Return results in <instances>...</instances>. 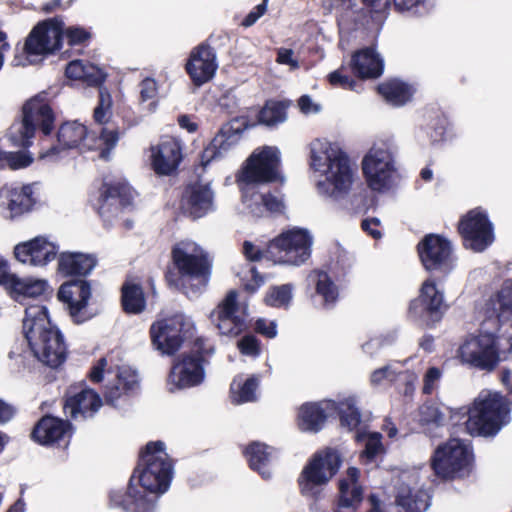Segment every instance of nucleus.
Here are the masks:
<instances>
[{"mask_svg": "<svg viewBox=\"0 0 512 512\" xmlns=\"http://www.w3.org/2000/svg\"><path fill=\"white\" fill-rule=\"evenodd\" d=\"M328 80L333 86H340L344 89L354 90L356 82L342 74L341 70L334 71L328 75Z\"/></svg>", "mask_w": 512, "mask_h": 512, "instance_id": "57", "label": "nucleus"}, {"mask_svg": "<svg viewBox=\"0 0 512 512\" xmlns=\"http://www.w3.org/2000/svg\"><path fill=\"white\" fill-rule=\"evenodd\" d=\"M326 419L322 403H305L298 410L297 423L300 430L318 432Z\"/></svg>", "mask_w": 512, "mask_h": 512, "instance_id": "39", "label": "nucleus"}, {"mask_svg": "<svg viewBox=\"0 0 512 512\" xmlns=\"http://www.w3.org/2000/svg\"><path fill=\"white\" fill-rule=\"evenodd\" d=\"M396 505L403 512H425L429 507V495L414 478L403 481L396 491Z\"/></svg>", "mask_w": 512, "mask_h": 512, "instance_id": "29", "label": "nucleus"}, {"mask_svg": "<svg viewBox=\"0 0 512 512\" xmlns=\"http://www.w3.org/2000/svg\"><path fill=\"white\" fill-rule=\"evenodd\" d=\"M65 37L70 45H76L85 41L89 34L82 28L70 27L65 31Z\"/></svg>", "mask_w": 512, "mask_h": 512, "instance_id": "61", "label": "nucleus"}, {"mask_svg": "<svg viewBox=\"0 0 512 512\" xmlns=\"http://www.w3.org/2000/svg\"><path fill=\"white\" fill-rule=\"evenodd\" d=\"M267 11L265 3L257 5L243 20L242 25L245 27L252 26Z\"/></svg>", "mask_w": 512, "mask_h": 512, "instance_id": "64", "label": "nucleus"}, {"mask_svg": "<svg viewBox=\"0 0 512 512\" xmlns=\"http://www.w3.org/2000/svg\"><path fill=\"white\" fill-rule=\"evenodd\" d=\"M260 383V378L252 375L246 379L242 376L236 377L231 383V400L235 404H241L256 400V391Z\"/></svg>", "mask_w": 512, "mask_h": 512, "instance_id": "41", "label": "nucleus"}, {"mask_svg": "<svg viewBox=\"0 0 512 512\" xmlns=\"http://www.w3.org/2000/svg\"><path fill=\"white\" fill-rule=\"evenodd\" d=\"M63 28L64 23L58 18L49 19L37 25L25 42L26 57L22 58L16 55L12 60V65L25 66L31 64L33 60L29 59L30 56L45 55L59 49L64 33Z\"/></svg>", "mask_w": 512, "mask_h": 512, "instance_id": "12", "label": "nucleus"}, {"mask_svg": "<svg viewBox=\"0 0 512 512\" xmlns=\"http://www.w3.org/2000/svg\"><path fill=\"white\" fill-rule=\"evenodd\" d=\"M482 311L486 318L503 323L512 321V281H505L499 290L484 303Z\"/></svg>", "mask_w": 512, "mask_h": 512, "instance_id": "30", "label": "nucleus"}, {"mask_svg": "<svg viewBox=\"0 0 512 512\" xmlns=\"http://www.w3.org/2000/svg\"><path fill=\"white\" fill-rule=\"evenodd\" d=\"M287 104L279 101H268L259 113V121L266 126H275L287 119Z\"/></svg>", "mask_w": 512, "mask_h": 512, "instance_id": "45", "label": "nucleus"}, {"mask_svg": "<svg viewBox=\"0 0 512 512\" xmlns=\"http://www.w3.org/2000/svg\"><path fill=\"white\" fill-rule=\"evenodd\" d=\"M359 475V469H347L345 477L339 481V499L334 512H355L358 509L363 496Z\"/></svg>", "mask_w": 512, "mask_h": 512, "instance_id": "28", "label": "nucleus"}, {"mask_svg": "<svg viewBox=\"0 0 512 512\" xmlns=\"http://www.w3.org/2000/svg\"><path fill=\"white\" fill-rule=\"evenodd\" d=\"M214 193L208 183L189 186L183 197V209L194 218H200L213 209Z\"/></svg>", "mask_w": 512, "mask_h": 512, "instance_id": "31", "label": "nucleus"}, {"mask_svg": "<svg viewBox=\"0 0 512 512\" xmlns=\"http://www.w3.org/2000/svg\"><path fill=\"white\" fill-rule=\"evenodd\" d=\"M102 405L100 396L90 388H83L78 392H70L65 402V410L76 418L92 416Z\"/></svg>", "mask_w": 512, "mask_h": 512, "instance_id": "32", "label": "nucleus"}, {"mask_svg": "<svg viewBox=\"0 0 512 512\" xmlns=\"http://www.w3.org/2000/svg\"><path fill=\"white\" fill-rule=\"evenodd\" d=\"M471 460L469 446L460 439L452 438L436 449L432 467L438 476L454 478L468 471Z\"/></svg>", "mask_w": 512, "mask_h": 512, "instance_id": "15", "label": "nucleus"}, {"mask_svg": "<svg viewBox=\"0 0 512 512\" xmlns=\"http://www.w3.org/2000/svg\"><path fill=\"white\" fill-rule=\"evenodd\" d=\"M358 442L365 444L363 456L367 459L374 458L377 454L383 452V445L381 443V434L378 432L358 431L355 435Z\"/></svg>", "mask_w": 512, "mask_h": 512, "instance_id": "50", "label": "nucleus"}, {"mask_svg": "<svg viewBox=\"0 0 512 512\" xmlns=\"http://www.w3.org/2000/svg\"><path fill=\"white\" fill-rule=\"evenodd\" d=\"M378 91L388 103L394 106L405 104L413 94L411 86L397 79L379 85Z\"/></svg>", "mask_w": 512, "mask_h": 512, "instance_id": "43", "label": "nucleus"}, {"mask_svg": "<svg viewBox=\"0 0 512 512\" xmlns=\"http://www.w3.org/2000/svg\"><path fill=\"white\" fill-rule=\"evenodd\" d=\"M255 329L267 338H274L277 335V324L275 321L260 318L256 321Z\"/></svg>", "mask_w": 512, "mask_h": 512, "instance_id": "58", "label": "nucleus"}, {"mask_svg": "<svg viewBox=\"0 0 512 512\" xmlns=\"http://www.w3.org/2000/svg\"><path fill=\"white\" fill-rule=\"evenodd\" d=\"M70 432V425L58 418L43 417L32 432V437L40 444L47 445L54 443Z\"/></svg>", "mask_w": 512, "mask_h": 512, "instance_id": "33", "label": "nucleus"}, {"mask_svg": "<svg viewBox=\"0 0 512 512\" xmlns=\"http://www.w3.org/2000/svg\"><path fill=\"white\" fill-rule=\"evenodd\" d=\"M172 260L183 291L189 297H197L205 289L210 277L211 263L207 253L196 242L182 240L174 245Z\"/></svg>", "mask_w": 512, "mask_h": 512, "instance_id": "5", "label": "nucleus"}, {"mask_svg": "<svg viewBox=\"0 0 512 512\" xmlns=\"http://www.w3.org/2000/svg\"><path fill=\"white\" fill-rule=\"evenodd\" d=\"M55 121L54 113L44 95H37L23 107V119L14 123L9 131L10 139L19 146H29L38 128L49 134Z\"/></svg>", "mask_w": 512, "mask_h": 512, "instance_id": "8", "label": "nucleus"}, {"mask_svg": "<svg viewBox=\"0 0 512 512\" xmlns=\"http://www.w3.org/2000/svg\"><path fill=\"white\" fill-rule=\"evenodd\" d=\"M311 246L310 233L294 228L274 238L268 245V253L277 263L298 266L309 259Z\"/></svg>", "mask_w": 512, "mask_h": 512, "instance_id": "11", "label": "nucleus"}, {"mask_svg": "<svg viewBox=\"0 0 512 512\" xmlns=\"http://www.w3.org/2000/svg\"><path fill=\"white\" fill-rule=\"evenodd\" d=\"M0 159L14 170L25 168L32 163V157L25 152H0Z\"/></svg>", "mask_w": 512, "mask_h": 512, "instance_id": "52", "label": "nucleus"}, {"mask_svg": "<svg viewBox=\"0 0 512 512\" xmlns=\"http://www.w3.org/2000/svg\"><path fill=\"white\" fill-rule=\"evenodd\" d=\"M246 290L250 292L256 291L263 283V278L256 272L254 266L249 265L247 270L238 273Z\"/></svg>", "mask_w": 512, "mask_h": 512, "instance_id": "54", "label": "nucleus"}, {"mask_svg": "<svg viewBox=\"0 0 512 512\" xmlns=\"http://www.w3.org/2000/svg\"><path fill=\"white\" fill-rule=\"evenodd\" d=\"M22 331L33 355L50 367L61 365L66 356L63 337L54 326L43 305H29L25 309Z\"/></svg>", "mask_w": 512, "mask_h": 512, "instance_id": "3", "label": "nucleus"}, {"mask_svg": "<svg viewBox=\"0 0 512 512\" xmlns=\"http://www.w3.org/2000/svg\"><path fill=\"white\" fill-rule=\"evenodd\" d=\"M119 140V133L111 127H101L98 132L89 133L87 127L78 121L63 123L57 133V146L51 147L41 158L57 156L60 151L78 149L81 152L97 150L100 157L108 159Z\"/></svg>", "mask_w": 512, "mask_h": 512, "instance_id": "4", "label": "nucleus"}, {"mask_svg": "<svg viewBox=\"0 0 512 512\" xmlns=\"http://www.w3.org/2000/svg\"><path fill=\"white\" fill-rule=\"evenodd\" d=\"M446 414L441 407L436 403L424 404L420 409V421L423 425L430 427L439 428L445 423Z\"/></svg>", "mask_w": 512, "mask_h": 512, "instance_id": "48", "label": "nucleus"}, {"mask_svg": "<svg viewBox=\"0 0 512 512\" xmlns=\"http://www.w3.org/2000/svg\"><path fill=\"white\" fill-rule=\"evenodd\" d=\"M157 84L152 78H145L139 85V93L141 102L151 101L149 110L155 109V98L157 96Z\"/></svg>", "mask_w": 512, "mask_h": 512, "instance_id": "53", "label": "nucleus"}, {"mask_svg": "<svg viewBox=\"0 0 512 512\" xmlns=\"http://www.w3.org/2000/svg\"><path fill=\"white\" fill-rule=\"evenodd\" d=\"M238 138L230 128L222 129L204 149L201 156L202 165L206 166L212 160L226 156L236 146Z\"/></svg>", "mask_w": 512, "mask_h": 512, "instance_id": "34", "label": "nucleus"}, {"mask_svg": "<svg viewBox=\"0 0 512 512\" xmlns=\"http://www.w3.org/2000/svg\"><path fill=\"white\" fill-rule=\"evenodd\" d=\"M66 75L70 79L82 80L88 85H99L105 79V74L99 67L84 64L81 60L71 61L66 67Z\"/></svg>", "mask_w": 512, "mask_h": 512, "instance_id": "40", "label": "nucleus"}, {"mask_svg": "<svg viewBox=\"0 0 512 512\" xmlns=\"http://www.w3.org/2000/svg\"><path fill=\"white\" fill-rule=\"evenodd\" d=\"M132 200L133 190L127 183L106 178L99 189V213L103 217L117 213L120 207L130 205Z\"/></svg>", "mask_w": 512, "mask_h": 512, "instance_id": "24", "label": "nucleus"}, {"mask_svg": "<svg viewBox=\"0 0 512 512\" xmlns=\"http://www.w3.org/2000/svg\"><path fill=\"white\" fill-rule=\"evenodd\" d=\"M122 305L125 312L130 314H138L144 310L146 302L140 285L132 282L123 285Z\"/></svg>", "mask_w": 512, "mask_h": 512, "instance_id": "44", "label": "nucleus"}, {"mask_svg": "<svg viewBox=\"0 0 512 512\" xmlns=\"http://www.w3.org/2000/svg\"><path fill=\"white\" fill-rule=\"evenodd\" d=\"M458 357L464 364L492 371L500 361L499 345L492 333L469 336L460 345Z\"/></svg>", "mask_w": 512, "mask_h": 512, "instance_id": "14", "label": "nucleus"}, {"mask_svg": "<svg viewBox=\"0 0 512 512\" xmlns=\"http://www.w3.org/2000/svg\"><path fill=\"white\" fill-rule=\"evenodd\" d=\"M112 98L111 95L104 89H100L99 102L94 109V121L104 127L114 128L117 132V128L110 124L112 117Z\"/></svg>", "mask_w": 512, "mask_h": 512, "instance_id": "47", "label": "nucleus"}, {"mask_svg": "<svg viewBox=\"0 0 512 512\" xmlns=\"http://www.w3.org/2000/svg\"><path fill=\"white\" fill-rule=\"evenodd\" d=\"M446 310L444 292L431 279L422 283L418 298L409 305V315L426 326L438 322Z\"/></svg>", "mask_w": 512, "mask_h": 512, "instance_id": "17", "label": "nucleus"}, {"mask_svg": "<svg viewBox=\"0 0 512 512\" xmlns=\"http://www.w3.org/2000/svg\"><path fill=\"white\" fill-rule=\"evenodd\" d=\"M292 299V287L289 284L271 288L266 297L265 303L272 307H285Z\"/></svg>", "mask_w": 512, "mask_h": 512, "instance_id": "51", "label": "nucleus"}, {"mask_svg": "<svg viewBox=\"0 0 512 512\" xmlns=\"http://www.w3.org/2000/svg\"><path fill=\"white\" fill-rule=\"evenodd\" d=\"M441 372L438 368H430L424 377L423 392L426 394L432 393L435 388L436 382L440 379Z\"/></svg>", "mask_w": 512, "mask_h": 512, "instance_id": "62", "label": "nucleus"}, {"mask_svg": "<svg viewBox=\"0 0 512 512\" xmlns=\"http://www.w3.org/2000/svg\"><path fill=\"white\" fill-rule=\"evenodd\" d=\"M396 148L390 142L375 143L365 154L361 166L368 187L377 192L390 189L396 167Z\"/></svg>", "mask_w": 512, "mask_h": 512, "instance_id": "7", "label": "nucleus"}, {"mask_svg": "<svg viewBox=\"0 0 512 512\" xmlns=\"http://www.w3.org/2000/svg\"><path fill=\"white\" fill-rule=\"evenodd\" d=\"M171 473L172 465L164 450V443L150 442L141 454L127 491H113L110 501L125 512H152L155 495L168 489Z\"/></svg>", "mask_w": 512, "mask_h": 512, "instance_id": "1", "label": "nucleus"}, {"mask_svg": "<svg viewBox=\"0 0 512 512\" xmlns=\"http://www.w3.org/2000/svg\"><path fill=\"white\" fill-rule=\"evenodd\" d=\"M240 352L249 357H257L260 354V344L256 337L246 335L238 341Z\"/></svg>", "mask_w": 512, "mask_h": 512, "instance_id": "55", "label": "nucleus"}, {"mask_svg": "<svg viewBox=\"0 0 512 512\" xmlns=\"http://www.w3.org/2000/svg\"><path fill=\"white\" fill-rule=\"evenodd\" d=\"M418 253L428 271L448 273L454 268L451 243L440 235L425 236L418 244Z\"/></svg>", "mask_w": 512, "mask_h": 512, "instance_id": "20", "label": "nucleus"}, {"mask_svg": "<svg viewBox=\"0 0 512 512\" xmlns=\"http://www.w3.org/2000/svg\"><path fill=\"white\" fill-rule=\"evenodd\" d=\"M96 263V258L91 254L63 252L58 259V268L65 275H86Z\"/></svg>", "mask_w": 512, "mask_h": 512, "instance_id": "36", "label": "nucleus"}, {"mask_svg": "<svg viewBox=\"0 0 512 512\" xmlns=\"http://www.w3.org/2000/svg\"><path fill=\"white\" fill-rule=\"evenodd\" d=\"M246 455L253 470H256L264 479L271 477L269 468L272 459L271 448L262 443H253L247 448Z\"/></svg>", "mask_w": 512, "mask_h": 512, "instance_id": "42", "label": "nucleus"}, {"mask_svg": "<svg viewBox=\"0 0 512 512\" xmlns=\"http://www.w3.org/2000/svg\"><path fill=\"white\" fill-rule=\"evenodd\" d=\"M205 372L202 357L185 355L177 361L168 376L167 386L169 391L190 388L203 382Z\"/></svg>", "mask_w": 512, "mask_h": 512, "instance_id": "22", "label": "nucleus"}, {"mask_svg": "<svg viewBox=\"0 0 512 512\" xmlns=\"http://www.w3.org/2000/svg\"><path fill=\"white\" fill-rule=\"evenodd\" d=\"M216 55L213 49L201 44L194 48L186 64V70L194 84L200 86L210 81L217 70Z\"/></svg>", "mask_w": 512, "mask_h": 512, "instance_id": "26", "label": "nucleus"}, {"mask_svg": "<svg viewBox=\"0 0 512 512\" xmlns=\"http://www.w3.org/2000/svg\"><path fill=\"white\" fill-rule=\"evenodd\" d=\"M423 4V0H394L396 10L401 13L417 14Z\"/></svg>", "mask_w": 512, "mask_h": 512, "instance_id": "59", "label": "nucleus"}, {"mask_svg": "<svg viewBox=\"0 0 512 512\" xmlns=\"http://www.w3.org/2000/svg\"><path fill=\"white\" fill-rule=\"evenodd\" d=\"M36 198L32 184L5 186L0 190V207L6 210L5 217L14 218L29 212Z\"/></svg>", "mask_w": 512, "mask_h": 512, "instance_id": "25", "label": "nucleus"}, {"mask_svg": "<svg viewBox=\"0 0 512 512\" xmlns=\"http://www.w3.org/2000/svg\"><path fill=\"white\" fill-rule=\"evenodd\" d=\"M298 107L304 115H315L321 112L322 106L310 96L303 95L298 100Z\"/></svg>", "mask_w": 512, "mask_h": 512, "instance_id": "56", "label": "nucleus"}, {"mask_svg": "<svg viewBox=\"0 0 512 512\" xmlns=\"http://www.w3.org/2000/svg\"><path fill=\"white\" fill-rule=\"evenodd\" d=\"M58 246L43 236L17 244L14 247L15 258L29 266L44 267L57 255Z\"/></svg>", "mask_w": 512, "mask_h": 512, "instance_id": "23", "label": "nucleus"}, {"mask_svg": "<svg viewBox=\"0 0 512 512\" xmlns=\"http://www.w3.org/2000/svg\"><path fill=\"white\" fill-rule=\"evenodd\" d=\"M291 49L280 48L277 52V62L279 64L289 65L291 69L299 67L298 61L293 57Z\"/></svg>", "mask_w": 512, "mask_h": 512, "instance_id": "63", "label": "nucleus"}, {"mask_svg": "<svg viewBox=\"0 0 512 512\" xmlns=\"http://www.w3.org/2000/svg\"><path fill=\"white\" fill-rule=\"evenodd\" d=\"M353 72L360 78H376L382 74V59L372 49L356 52L351 60Z\"/></svg>", "mask_w": 512, "mask_h": 512, "instance_id": "35", "label": "nucleus"}, {"mask_svg": "<svg viewBox=\"0 0 512 512\" xmlns=\"http://www.w3.org/2000/svg\"><path fill=\"white\" fill-rule=\"evenodd\" d=\"M316 291L325 306H331L338 298V289L325 272H316Z\"/></svg>", "mask_w": 512, "mask_h": 512, "instance_id": "46", "label": "nucleus"}, {"mask_svg": "<svg viewBox=\"0 0 512 512\" xmlns=\"http://www.w3.org/2000/svg\"><path fill=\"white\" fill-rule=\"evenodd\" d=\"M195 326L190 317L177 313L155 321L150 327L153 347L163 355H174L183 342L194 335Z\"/></svg>", "mask_w": 512, "mask_h": 512, "instance_id": "10", "label": "nucleus"}, {"mask_svg": "<svg viewBox=\"0 0 512 512\" xmlns=\"http://www.w3.org/2000/svg\"><path fill=\"white\" fill-rule=\"evenodd\" d=\"M181 160V148L173 138L166 137L151 148V165L159 175H169Z\"/></svg>", "mask_w": 512, "mask_h": 512, "instance_id": "27", "label": "nucleus"}, {"mask_svg": "<svg viewBox=\"0 0 512 512\" xmlns=\"http://www.w3.org/2000/svg\"><path fill=\"white\" fill-rule=\"evenodd\" d=\"M510 402L498 392L482 391L468 409L467 432L494 436L510 422Z\"/></svg>", "mask_w": 512, "mask_h": 512, "instance_id": "6", "label": "nucleus"}, {"mask_svg": "<svg viewBox=\"0 0 512 512\" xmlns=\"http://www.w3.org/2000/svg\"><path fill=\"white\" fill-rule=\"evenodd\" d=\"M355 404V398L349 397L342 401L339 406L341 423L349 430L357 428L361 422V414Z\"/></svg>", "mask_w": 512, "mask_h": 512, "instance_id": "49", "label": "nucleus"}, {"mask_svg": "<svg viewBox=\"0 0 512 512\" xmlns=\"http://www.w3.org/2000/svg\"><path fill=\"white\" fill-rule=\"evenodd\" d=\"M9 287L15 300L23 302L28 298L40 297L47 291L49 285L43 279L20 278L13 275L10 278Z\"/></svg>", "mask_w": 512, "mask_h": 512, "instance_id": "38", "label": "nucleus"}, {"mask_svg": "<svg viewBox=\"0 0 512 512\" xmlns=\"http://www.w3.org/2000/svg\"><path fill=\"white\" fill-rule=\"evenodd\" d=\"M395 377V372L391 370L390 366L375 370L370 377V382L373 386H378L384 383L385 380L392 381Z\"/></svg>", "mask_w": 512, "mask_h": 512, "instance_id": "60", "label": "nucleus"}, {"mask_svg": "<svg viewBox=\"0 0 512 512\" xmlns=\"http://www.w3.org/2000/svg\"><path fill=\"white\" fill-rule=\"evenodd\" d=\"M280 178V152L273 146L255 149L240 175L246 184L274 182Z\"/></svg>", "mask_w": 512, "mask_h": 512, "instance_id": "16", "label": "nucleus"}, {"mask_svg": "<svg viewBox=\"0 0 512 512\" xmlns=\"http://www.w3.org/2000/svg\"><path fill=\"white\" fill-rule=\"evenodd\" d=\"M310 166L321 177L317 192L334 202L345 199L351 191L356 169L346 153L335 143L316 139L310 145Z\"/></svg>", "mask_w": 512, "mask_h": 512, "instance_id": "2", "label": "nucleus"}, {"mask_svg": "<svg viewBox=\"0 0 512 512\" xmlns=\"http://www.w3.org/2000/svg\"><path fill=\"white\" fill-rule=\"evenodd\" d=\"M243 198L247 208L257 217L263 216L266 211L279 212L283 208L280 198L270 193H259L254 188H247Z\"/></svg>", "mask_w": 512, "mask_h": 512, "instance_id": "37", "label": "nucleus"}, {"mask_svg": "<svg viewBox=\"0 0 512 512\" xmlns=\"http://www.w3.org/2000/svg\"><path fill=\"white\" fill-rule=\"evenodd\" d=\"M89 376L96 383L105 380V398L111 404L138 387L136 370L125 363L114 364L112 359L98 360Z\"/></svg>", "mask_w": 512, "mask_h": 512, "instance_id": "9", "label": "nucleus"}, {"mask_svg": "<svg viewBox=\"0 0 512 512\" xmlns=\"http://www.w3.org/2000/svg\"><path fill=\"white\" fill-rule=\"evenodd\" d=\"M458 230L465 248L474 252H483L494 242L492 223L480 209H473L463 216Z\"/></svg>", "mask_w": 512, "mask_h": 512, "instance_id": "18", "label": "nucleus"}, {"mask_svg": "<svg viewBox=\"0 0 512 512\" xmlns=\"http://www.w3.org/2000/svg\"><path fill=\"white\" fill-rule=\"evenodd\" d=\"M91 296L90 285L83 280L70 281L60 286L58 298L67 305L70 316L75 323H83L92 317L87 301Z\"/></svg>", "mask_w": 512, "mask_h": 512, "instance_id": "21", "label": "nucleus"}, {"mask_svg": "<svg viewBox=\"0 0 512 512\" xmlns=\"http://www.w3.org/2000/svg\"><path fill=\"white\" fill-rule=\"evenodd\" d=\"M237 297L238 293L230 290L210 313L211 322L222 335L236 336L247 327L246 308L240 307Z\"/></svg>", "mask_w": 512, "mask_h": 512, "instance_id": "19", "label": "nucleus"}, {"mask_svg": "<svg viewBox=\"0 0 512 512\" xmlns=\"http://www.w3.org/2000/svg\"><path fill=\"white\" fill-rule=\"evenodd\" d=\"M341 457L337 450L327 448L314 455L303 469L299 486L304 496H315L317 488L325 485L338 471Z\"/></svg>", "mask_w": 512, "mask_h": 512, "instance_id": "13", "label": "nucleus"}]
</instances>
